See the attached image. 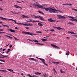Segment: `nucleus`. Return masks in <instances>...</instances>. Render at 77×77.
Returning <instances> with one entry per match:
<instances>
[{
	"instance_id": "obj_2",
	"label": "nucleus",
	"mask_w": 77,
	"mask_h": 77,
	"mask_svg": "<svg viewBox=\"0 0 77 77\" xmlns=\"http://www.w3.org/2000/svg\"><path fill=\"white\" fill-rule=\"evenodd\" d=\"M35 6L36 7L38 6V8H41V9H44V7L43 6L39 5L38 3L36 2H35Z\"/></svg>"
},
{
	"instance_id": "obj_30",
	"label": "nucleus",
	"mask_w": 77,
	"mask_h": 77,
	"mask_svg": "<svg viewBox=\"0 0 77 77\" xmlns=\"http://www.w3.org/2000/svg\"><path fill=\"white\" fill-rule=\"evenodd\" d=\"M50 30L51 32H56V31H55L54 29H50Z\"/></svg>"
},
{
	"instance_id": "obj_8",
	"label": "nucleus",
	"mask_w": 77,
	"mask_h": 77,
	"mask_svg": "<svg viewBox=\"0 0 77 77\" xmlns=\"http://www.w3.org/2000/svg\"><path fill=\"white\" fill-rule=\"evenodd\" d=\"M52 46L54 47V48H57V49H59V48L57 47V46L54 45H51Z\"/></svg>"
},
{
	"instance_id": "obj_34",
	"label": "nucleus",
	"mask_w": 77,
	"mask_h": 77,
	"mask_svg": "<svg viewBox=\"0 0 77 77\" xmlns=\"http://www.w3.org/2000/svg\"><path fill=\"white\" fill-rule=\"evenodd\" d=\"M71 34H72L73 35H75L76 34L74 33V32H71Z\"/></svg>"
},
{
	"instance_id": "obj_12",
	"label": "nucleus",
	"mask_w": 77,
	"mask_h": 77,
	"mask_svg": "<svg viewBox=\"0 0 77 77\" xmlns=\"http://www.w3.org/2000/svg\"><path fill=\"white\" fill-rule=\"evenodd\" d=\"M7 70H8V71H9L12 72H13V73H15V72H14V70L12 69H8Z\"/></svg>"
},
{
	"instance_id": "obj_25",
	"label": "nucleus",
	"mask_w": 77,
	"mask_h": 77,
	"mask_svg": "<svg viewBox=\"0 0 77 77\" xmlns=\"http://www.w3.org/2000/svg\"><path fill=\"white\" fill-rule=\"evenodd\" d=\"M36 33H41L42 34V32H41V31H37L36 32Z\"/></svg>"
},
{
	"instance_id": "obj_13",
	"label": "nucleus",
	"mask_w": 77,
	"mask_h": 77,
	"mask_svg": "<svg viewBox=\"0 0 77 77\" xmlns=\"http://www.w3.org/2000/svg\"><path fill=\"white\" fill-rule=\"evenodd\" d=\"M52 63L54 64H55V65H59V62H53Z\"/></svg>"
},
{
	"instance_id": "obj_57",
	"label": "nucleus",
	"mask_w": 77,
	"mask_h": 77,
	"mask_svg": "<svg viewBox=\"0 0 77 77\" xmlns=\"http://www.w3.org/2000/svg\"><path fill=\"white\" fill-rule=\"evenodd\" d=\"M15 23L16 24H21V23H18L17 22Z\"/></svg>"
},
{
	"instance_id": "obj_51",
	"label": "nucleus",
	"mask_w": 77,
	"mask_h": 77,
	"mask_svg": "<svg viewBox=\"0 0 77 77\" xmlns=\"http://www.w3.org/2000/svg\"><path fill=\"white\" fill-rule=\"evenodd\" d=\"M2 56H3V57H9L5 56L4 55H2Z\"/></svg>"
},
{
	"instance_id": "obj_26",
	"label": "nucleus",
	"mask_w": 77,
	"mask_h": 77,
	"mask_svg": "<svg viewBox=\"0 0 77 77\" xmlns=\"http://www.w3.org/2000/svg\"><path fill=\"white\" fill-rule=\"evenodd\" d=\"M13 37H14V38L15 39V40H16V41H18L19 39H18L17 38H16V37H15V36H13Z\"/></svg>"
},
{
	"instance_id": "obj_7",
	"label": "nucleus",
	"mask_w": 77,
	"mask_h": 77,
	"mask_svg": "<svg viewBox=\"0 0 77 77\" xmlns=\"http://www.w3.org/2000/svg\"><path fill=\"white\" fill-rule=\"evenodd\" d=\"M14 7L16 9H18V8H20V9H23V8H22L19 7V6H18V5H14Z\"/></svg>"
},
{
	"instance_id": "obj_6",
	"label": "nucleus",
	"mask_w": 77,
	"mask_h": 77,
	"mask_svg": "<svg viewBox=\"0 0 77 77\" xmlns=\"http://www.w3.org/2000/svg\"><path fill=\"white\" fill-rule=\"evenodd\" d=\"M0 20H12V19H7V18H4L2 17H0Z\"/></svg>"
},
{
	"instance_id": "obj_10",
	"label": "nucleus",
	"mask_w": 77,
	"mask_h": 77,
	"mask_svg": "<svg viewBox=\"0 0 77 77\" xmlns=\"http://www.w3.org/2000/svg\"><path fill=\"white\" fill-rule=\"evenodd\" d=\"M29 60H34V61H35V62H37V60L33 58H29Z\"/></svg>"
},
{
	"instance_id": "obj_59",
	"label": "nucleus",
	"mask_w": 77,
	"mask_h": 77,
	"mask_svg": "<svg viewBox=\"0 0 77 77\" xmlns=\"http://www.w3.org/2000/svg\"><path fill=\"white\" fill-rule=\"evenodd\" d=\"M74 21H76V22H77V20L75 19Z\"/></svg>"
},
{
	"instance_id": "obj_62",
	"label": "nucleus",
	"mask_w": 77,
	"mask_h": 77,
	"mask_svg": "<svg viewBox=\"0 0 77 77\" xmlns=\"http://www.w3.org/2000/svg\"><path fill=\"white\" fill-rule=\"evenodd\" d=\"M21 75H24V74H23V73H22Z\"/></svg>"
},
{
	"instance_id": "obj_55",
	"label": "nucleus",
	"mask_w": 77,
	"mask_h": 77,
	"mask_svg": "<svg viewBox=\"0 0 77 77\" xmlns=\"http://www.w3.org/2000/svg\"><path fill=\"white\" fill-rule=\"evenodd\" d=\"M25 29H29V28L28 27H25Z\"/></svg>"
},
{
	"instance_id": "obj_19",
	"label": "nucleus",
	"mask_w": 77,
	"mask_h": 77,
	"mask_svg": "<svg viewBox=\"0 0 77 77\" xmlns=\"http://www.w3.org/2000/svg\"><path fill=\"white\" fill-rule=\"evenodd\" d=\"M52 20L53 19L52 18H50L49 19H48V21H50V22H52Z\"/></svg>"
},
{
	"instance_id": "obj_40",
	"label": "nucleus",
	"mask_w": 77,
	"mask_h": 77,
	"mask_svg": "<svg viewBox=\"0 0 77 77\" xmlns=\"http://www.w3.org/2000/svg\"><path fill=\"white\" fill-rule=\"evenodd\" d=\"M3 26H4V27H9V26H7V25H3Z\"/></svg>"
},
{
	"instance_id": "obj_21",
	"label": "nucleus",
	"mask_w": 77,
	"mask_h": 77,
	"mask_svg": "<svg viewBox=\"0 0 77 77\" xmlns=\"http://www.w3.org/2000/svg\"><path fill=\"white\" fill-rule=\"evenodd\" d=\"M55 29H57V30H60L61 29V28L60 27H56Z\"/></svg>"
},
{
	"instance_id": "obj_15",
	"label": "nucleus",
	"mask_w": 77,
	"mask_h": 77,
	"mask_svg": "<svg viewBox=\"0 0 77 77\" xmlns=\"http://www.w3.org/2000/svg\"><path fill=\"white\" fill-rule=\"evenodd\" d=\"M38 12H39V13H40V14H42V15H44V13L42 12V11H38Z\"/></svg>"
},
{
	"instance_id": "obj_23",
	"label": "nucleus",
	"mask_w": 77,
	"mask_h": 77,
	"mask_svg": "<svg viewBox=\"0 0 77 77\" xmlns=\"http://www.w3.org/2000/svg\"><path fill=\"white\" fill-rule=\"evenodd\" d=\"M65 71H64L62 70V69L60 70V72L61 74H63L64 73Z\"/></svg>"
},
{
	"instance_id": "obj_17",
	"label": "nucleus",
	"mask_w": 77,
	"mask_h": 77,
	"mask_svg": "<svg viewBox=\"0 0 77 77\" xmlns=\"http://www.w3.org/2000/svg\"><path fill=\"white\" fill-rule=\"evenodd\" d=\"M57 10V11H56V12H55V13H58V12H62V11H60L59 10Z\"/></svg>"
},
{
	"instance_id": "obj_61",
	"label": "nucleus",
	"mask_w": 77,
	"mask_h": 77,
	"mask_svg": "<svg viewBox=\"0 0 77 77\" xmlns=\"http://www.w3.org/2000/svg\"><path fill=\"white\" fill-rule=\"evenodd\" d=\"M68 32V33H71V32H70V31H68V32Z\"/></svg>"
},
{
	"instance_id": "obj_36",
	"label": "nucleus",
	"mask_w": 77,
	"mask_h": 77,
	"mask_svg": "<svg viewBox=\"0 0 77 77\" xmlns=\"http://www.w3.org/2000/svg\"><path fill=\"white\" fill-rule=\"evenodd\" d=\"M75 19H69L70 20H71V21H74V20H75Z\"/></svg>"
},
{
	"instance_id": "obj_64",
	"label": "nucleus",
	"mask_w": 77,
	"mask_h": 77,
	"mask_svg": "<svg viewBox=\"0 0 77 77\" xmlns=\"http://www.w3.org/2000/svg\"><path fill=\"white\" fill-rule=\"evenodd\" d=\"M66 5H67V6H69V4H66Z\"/></svg>"
},
{
	"instance_id": "obj_39",
	"label": "nucleus",
	"mask_w": 77,
	"mask_h": 77,
	"mask_svg": "<svg viewBox=\"0 0 77 77\" xmlns=\"http://www.w3.org/2000/svg\"><path fill=\"white\" fill-rule=\"evenodd\" d=\"M0 61H1V62H5V60H0Z\"/></svg>"
},
{
	"instance_id": "obj_58",
	"label": "nucleus",
	"mask_w": 77,
	"mask_h": 77,
	"mask_svg": "<svg viewBox=\"0 0 77 77\" xmlns=\"http://www.w3.org/2000/svg\"><path fill=\"white\" fill-rule=\"evenodd\" d=\"M63 6H66V4H63Z\"/></svg>"
},
{
	"instance_id": "obj_38",
	"label": "nucleus",
	"mask_w": 77,
	"mask_h": 77,
	"mask_svg": "<svg viewBox=\"0 0 77 77\" xmlns=\"http://www.w3.org/2000/svg\"><path fill=\"white\" fill-rule=\"evenodd\" d=\"M16 2H17L18 3H22V2H19L18 1H16Z\"/></svg>"
},
{
	"instance_id": "obj_27",
	"label": "nucleus",
	"mask_w": 77,
	"mask_h": 77,
	"mask_svg": "<svg viewBox=\"0 0 77 77\" xmlns=\"http://www.w3.org/2000/svg\"><path fill=\"white\" fill-rule=\"evenodd\" d=\"M69 51H67V52H66V55H69Z\"/></svg>"
},
{
	"instance_id": "obj_11",
	"label": "nucleus",
	"mask_w": 77,
	"mask_h": 77,
	"mask_svg": "<svg viewBox=\"0 0 77 77\" xmlns=\"http://www.w3.org/2000/svg\"><path fill=\"white\" fill-rule=\"evenodd\" d=\"M4 29H0V34H2V33H5V32H2V31H3Z\"/></svg>"
},
{
	"instance_id": "obj_44",
	"label": "nucleus",
	"mask_w": 77,
	"mask_h": 77,
	"mask_svg": "<svg viewBox=\"0 0 77 77\" xmlns=\"http://www.w3.org/2000/svg\"><path fill=\"white\" fill-rule=\"evenodd\" d=\"M28 76L29 77H32V76H31V75H30V74H28Z\"/></svg>"
},
{
	"instance_id": "obj_14",
	"label": "nucleus",
	"mask_w": 77,
	"mask_h": 77,
	"mask_svg": "<svg viewBox=\"0 0 77 77\" xmlns=\"http://www.w3.org/2000/svg\"><path fill=\"white\" fill-rule=\"evenodd\" d=\"M32 17V18H38V16H35V15H32L31 16Z\"/></svg>"
},
{
	"instance_id": "obj_41",
	"label": "nucleus",
	"mask_w": 77,
	"mask_h": 77,
	"mask_svg": "<svg viewBox=\"0 0 77 77\" xmlns=\"http://www.w3.org/2000/svg\"><path fill=\"white\" fill-rule=\"evenodd\" d=\"M34 22H37V23H39V21L37 20H34Z\"/></svg>"
},
{
	"instance_id": "obj_50",
	"label": "nucleus",
	"mask_w": 77,
	"mask_h": 77,
	"mask_svg": "<svg viewBox=\"0 0 77 77\" xmlns=\"http://www.w3.org/2000/svg\"><path fill=\"white\" fill-rule=\"evenodd\" d=\"M72 10H73L74 11H77V9H75V8H73Z\"/></svg>"
},
{
	"instance_id": "obj_32",
	"label": "nucleus",
	"mask_w": 77,
	"mask_h": 77,
	"mask_svg": "<svg viewBox=\"0 0 77 77\" xmlns=\"http://www.w3.org/2000/svg\"><path fill=\"white\" fill-rule=\"evenodd\" d=\"M35 44H39V45H43L44 44L41 43H35Z\"/></svg>"
},
{
	"instance_id": "obj_46",
	"label": "nucleus",
	"mask_w": 77,
	"mask_h": 77,
	"mask_svg": "<svg viewBox=\"0 0 77 77\" xmlns=\"http://www.w3.org/2000/svg\"><path fill=\"white\" fill-rule=\"evenodd\" d=\"M35 74L36 75H38V72H35Z\"/></svg>"
},
{
	"instance_id": "obj_54",
	"label": "nucleus",
	"mask_w": 77,
	"mask_h": 77,
	"mask_svg": "<svg viewBox=\"0 0 77 77\" xmlns=\"http://www.w3.org/2000/svg\"><path fill=\"white\" fill-rule=\"evenodd\" d=\"M10 39H12V37L9 36V37Z\"/></svg>"
},
{
	"instance_id": "obj_29",
	"label": "nucleus",
	"mask_w": 77,
	"mask_h": 77,
	"mask_svg": "<svg viewBox=\"0 0 77 77\" xmlns=\"http://www.w3.org/2000/svg\"><path fill=\"white\" fill-rule=\"evenodd\" d=\"M10 20H11V21H14L15 23H16L17 22H16V20H14L13 19H10Z\"/></svg>"
},
{
	"instance_id": "obj_4",
	"label": "nucleus",
	"mask_w": 77,
	"mask_h": 77,
	"mask_svg": "<svg viewBox=\"0 0 77 77\" xmlns=\"http://www.w3.org/2000/svg\"><path fill=\"white\" fill-rule=\"evenodd\" d=\"M40 60H41V61H42V63H43L44 65H46V66H48V65H47V64H46V63H45V60L44 59H42V58H39Z\"/></svg>"
},
{
	"instance_id": "obj_1",
	"label": "nucleus",
	"mask_w": 77,
	"mask_h": 77,
	"mask_svg": "<svg viewBox=\"0 0 77 77\" xmlns=\"http://www.w3.org/2000/svg\"><path fill=\"white\" fill-rule=\"evenodd\" d=\"M44 9L46 11H49V12L50 13H54L56 12V11H59V10H56V9H54V8L53 7H49V8H45V7H44Z\"/></svg>"
},
{
	"instance_id": "obj_47",
	"label": "nucleus",
	"mask_w": 77,
	"mask_h": 77,
	"mask_svg": "<svg viewBox=\"0 0 77 77\" xmlns=\"http://www.w3.org/2000/svg\"><path fill=\"white\" fill-rule=\"evenodd\" d=\"M34 42H37V43H38L39 42L38 40H34Z\"/></svg>"
},
{
	"instance_id": "obj_28",
	"label": "nucleus",
	"mask_w": 77,
	"mask_h": 77,
	"mask_svg": "<svg viewBox=\"0 0 77 77\" xmlns=\"http://www.w3.org/2000/svg\"><path fill=\"white\" fill-rule=\"evenodd\" d=\"M48 5H45V4H43L42 5V6H45V7H47V6Z\"/></svg>"
},
{
	"instance_id": "obj_56",
	"label": "nucleus",
	"mask_w": 77,
	"mask_h": 77,
	"mask_svg": "<svg viewBox=\"0 0 77 77\" xmlns=\"http://www.w3.org/2000/svg\"><path fill=\"white\" fill-rule=\"evenodd\" d=\"M42 74L41 73H39V72H38V75H41Z\"/></svg>"
},
{
	"instance_id": "obj_9",
	"label": "nucleus",
	"mask_w": 77,
	"mask_h": 77,
	"mask_svg": "<svg viewBox=\"0 0 77 77\" xmlns=\"http://www.w3.org/2000/svg\"><path fill=\"white\" fill-rule=\"evenodd\" d=\"M8 30L12 32V33H15V31L14 30H13L12 29H8Z\"/></svg>"
},
{
	"instance_id": "obj_18",
	"label": "nucleus",
	"mask_w": 77,
	"mask_h": 77,
	"mask_svg": "<svg viewBox=\"0 0 77 77\" xmlns=\"http://www.w3.org/2000/svg\"><path fill=\"white\" fill-rule=\"evenodd\" d=\"M29 22H34V20L33 19H29Z\"/></svg>"
},
{
	"instance_id": "obj_42",
	"label": "nucleus",
	"mask_w": 77,
	"mask_h": 77,
	"mask_svg": "<svg viewBox=\"0 0 77 77\" xmlns=\"http://www.w3.org/2000/svg\"><path fill=\"white\" fill-rule=\"evenodd\" d=\"M62 18L65 19V16H61V18Z\"/></svg>"
},
{
	"instance_id": "obj_3",
	"label": "nucleus",
	"mask_w": 77,
	"mask_h": 77,
	"mask_svg": "<svg viewBox=\"0 0 77 77\" xmlns=\"http://www.w3.org/2000/svg\"><path fill=\"white\" fill-rule=\"evenodd\" d=\"M22 33H24L25 34H27V35H31L32 36H33V35H34L35 34L33 33H30L29 32H25V31H23L22 32Z\"/></svg>"
},
{
	"instance_id": "obj_48",
	"label": "nucleus",
	"mask_w": 77,
	"mask_h": 77,
	"mask_svg": "<svg viewBox=\"0 0 77 77\" xmlns=\"http://www.w3.org/2000/svg\"><path fill=\"white\" fill-rule=\"evenodd\" d=\"M28 25H29V26H33V25L32 24H28Z\"/></svg>"
},
{
	"instance_id": "obj_52",
	"label": "nucleus",
	"mask_w": 77,
	"mask_h": 77,
	"mask_svg": "<svg viewBox=\"0 0 77 77\" xmlns=\"http://www.w3.org/2000/svg\"><path fill=\"white\" fill-rule=\"evenodd\" d=\"M32 77H37V76L36 75H33V76H32Z\"/></svg>"
},
{
	"instance_id": "obj_22",
	"label": "nucleus",
	"mask_w": 77,
	"mask_h": 77,
	"mask_svg": "<svg viewBox=\"0 0 77 77\" xmlns=\"http://www.w3.org/2000/svg\"><path fill=\"white\" fill-rule=\"evenodd\" d=\"M68 24H71L72 25H74V24L73 23H72V22H69Z\"/></svg>"
},
{
	"instance_id": "obj_43",
	"label": "nucleus",
	"mask_w": 77,
	"mask_h": 77,
	"mask_svg": "<svg viewBox=\"0 0 77 77\" xmlns=\"http://www.w3.org/2000/svg\"><path fill=\"white\" fill-rule=\"evenodd\" d=\"M57 74V72H56V71H55V72H54V74L55 75H56Z\"/></svg>"
},
{
	"instance_id": "obj_37",
	"label": "nucleus",
	"mask_w": 77,
	"mask_h": 77,
	"mask_svg": "<svg viewBox=\"0 0 77 77\" xmlns=\"http://www.w3.org/2000/svg\"><path fill=\"white\" fill-rule=\"evenodd\" d=\"M11 12L13 13V14H18L17 12H14L13 11H12Z\"/></svg>"
},
{
	"instance_id": "obj_35",
	"label": "nucleus",
	"mask_w": 77,
	"mask_h": 77,
	"mask_svg": "<svg viewBox=\"0 0 77 77\" xmlns=\"http://www.w3.org/2000/svg\"><path fill=\"white\" fill-rule=\"evenodd\" d=\"M61 16H61V15H58V17L60 18H59L60 19V18H61Z\"/></svg>"
},
{
	"instance_id": "obj_20",
	"label": "nucleus",
	"mask_w": 77,
	"mask_h": 77,
	"mask_svg": "<svg viewBox=\"0 0 77 77\" xmlns=\"http://www.w3.org/2000/svg\"><path fill=\"white\" fill-rule=\"evenodd\" d=\"M69 18H72V19H74V17H72L71 16H68Z\"/></svg>"
},
{
	"instance_id": "obj_45",
	"label": "nucleus",
	"mask_w": 77,
	"mask_h": 77,
	"mask_svg": "<svg viewBox=\"0 0 77 77\" xmlns=\"http://www.w3.org/2000/svg\"><path fill=\"white\" fill-rule=\"evenodd\" d=\"M2 72H7V71H6V70H2Z\"/></svg>"
},
{
	"instance_id": "obj_33",
	"label": "nucleus",
	"mask_w": 77,
	"mask_h": 77,
	"mask_svg": "<svg viewBox=\"0 0 77 77\" xmlns=\"http://www.w3.org/2000/svg\"><path fill=\"white\" fill-rule=\"evenodd\" d=\"M47 39H44V38H42V40L43 41H45Z\"/></svg>"
},
{
	"instance_id": "obj_16",
	"label": "nucleus",
	"mask_w": 77,
	"mask_h": 77,
	"mask_svg": "<svg viewBox=\"0 0 77 77\" xmlns=\"http://www.w3.org/2000/svg\"><path fill=\"white\" fill-rule=\"evenodd\" d=\"M21 17H22V18H28V17L23 15H22Z\"/></svg>"
},
{
	"instance_id": "obj_49",
	"label": "nucleus",
	"mask_w": 77,
	"mask_h": 77,
	"mask_svg": "<svg viewBox=\"0 0 77 77\" xmlns=\"http://www.w3.org/2000/svg\"><path fill=\"white\" fill-rule=\"evenodd\" d=\"M56 21V20H52V22H55Z\"/></svg>"
},
{
	"instance_id": "obj_60",
	"label": "nucleus",
	"mask_w": 77,
	"mask_h": 77,
	"mask_svg": "<svg viewBox=\"0 0 77 77\" xmlns=\"http://www.w3.org/2000/svg\"><path fill=\"white\" fill-rule=\"evenodd\" d=\"M15 29H18V28H17V27H15Z\"/></svg>"
},
{
	"instance_id": "obj_63",
	"label": "nucleus",
	"mask_w": 77,
	"mask_h": 77,
	"mask_svg": "<svg viewBox=\"0 0 77 77\" xmlns=\"http://www.w3.org/2000/svg\"><path fill=\"white\" fill-rule=\"evenodd\" d=\"M53 69L54 71V72L56 71V70H55V69Z\"/></svg>"
},
{
	"instance_id": "obj_53",
	"label": "nucleus",
	"mask_w": 77,
	"mask_h": 77,
	"mask_svg": "<svg viewBox=\"0 0 77 77\" xmlns=\"http://www.w3.org/2000/svg\"><path fill=\"white\" fill-rule=\"evenodd\" d=\"M69 6H72V4H71V3H69Z\"/></svg>"
},
{
	"instance_id": "obj_24",
	"label": "nucleus",
	"mask_w": 77,
	"mask_h": 77,
	"mask_svg": "<svg viewBox=\"0 0 77 77\" xmlns=\"http://www.w3.org/2000/svg\"><path fill=\"white\" fill-rule=\"evenodd\" d=\"M38 24L39 26H41V27H42V26H43V25L42 24L40 23H38Z\"/></svg>"
},
{
	"instance_id": "obj_31",
	"label": "nucleus",
	"mask_w": 77,
	"mask_h": 77,
	"mask_svg": "<svg viewBox=\"0 0 77 77\" xmlns=\"http://www.w3.org/2000/svg\"><path fill=\"white\" fill-rule=\"evenodd\" d=\"M7 50H8V51L6 52L7 54H8V52H9V51H11V49H8Z\"/></svg>"
},
{
	"instance_id": "obj_5",
	"label": "nucleus",
	"mask_w": 77,
	"mask_h": 77,
	"mask_svg": "<svg viewBox=\"0 0 77 77\" xmlns=\"http://www.w3.org/2000/svg\"><path fill=\"white\" fill-rule=\"evenodd\" d=\"M37 18H39L40 20H42V21H46V20H45V19H44V18L39 16H38Z\"/></svg>"
}]
</instances>
